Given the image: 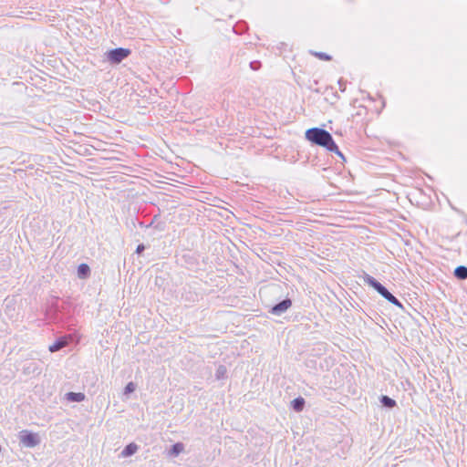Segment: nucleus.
I'll return each mask as SVG.
<instances>
[{
  "mask_svg": "<svg viewBox=\"0 0 467 467\" xmlns=\"http://www.w3.org/2000/svg\"><path fill=\"white\" fill-rule=\"evenodd\" d=\"M453 275L458 280H465L467 279V266L459 265L454 269Z\"/></svg>",
  "mask_w": 467,
  "mask_h": 467,
  "instance_id": "15",
  "label": "nucleus"
},
{
  "mask_svg": "<svg viewBox=\"0 0 467 467\" xmlns=\"http://www.w3.org/2000/svg\"><path fill=\"white\" fill-rule=\"evenodd\" d=\"M249 66L252 70L257 71L261 68L262 63L259 60H254L250 62Z\"/></svg>",
  "mask_w": 467,
  "mask_h": 467,
  "instance_id": "20",
  "label": "nucleus"
},
{
  "mask_svg": "<svg viewBox=\"0 0 467 467\" xmlns=\"http://www.w3.org/2000/svg\"><path fill=\"white\" fill-rule=\"evenodd\" d=\"M90 274L91 270L88 264L82 263L77 268V275L79 279H88Z\"/></svg>",
  "mask_w": 467,
  "mask_h": 467,
  "instance_id": "9",
  "label": "nucleus"
},
{
  "mask_svg": "<svg viewBox=\"0 0 467 467\" xmlns=\"http://www.w3.org/2000/svg\"><path fill=\"white\" fill-rule=\"evenodd\" d=\"M306 139L312 144L321 146L327 150L333 147L336 149V142L332 135L322 128H310L305 133Z\"/></svg>",
  "mask_w": 467,
  "mask_h": 467,
  "instance_id": "1",
  "label": "nucleus"
},
{
  "mask_svg": "<svg viewBox=\"0 0 467 467\" xmlns=\"http://www.w3.org/2000/svg\"><path fill=\"white\" fill-rule=\"evenodd\" d=\"M157 217L158 215H155L152 220L150 221V223L149 224H147L145 227L147 228H150V227H152L153 226V223H155V221L157 220Z\"/></svg>",
  "mask_w": 467,
  "mask_h": 467,
  "instance_id": "24",
  "label": "nucleus"
},
{
  "mask_svg": "<svg viewBox=\"0 0 467 467\" xmlns=\"http://www.w3.org/2000/svg\"><path fill=\"white\" fill-rule=\"evenodd\" d=\"M182 258H183V259H184V261H185L186 263H188V264H192V263H194V262H195V258H194L192 254H184V255L182 256Z\"/></svg>",
  "mask_w": 467,
  "mask_h": 467,
  "instance_id": "22",
  "label": "nucleus"
},
{
  "mask_svg": "<svg viewBox=\"0 0 467 467\" xmlns=\"http://www.w3.org/2000/svg\"><path fill=\"white\" fill-rule=\"evenodd\" d=\"M145 249H146L145 244H138L135 253L138 255H141L143 254V252L145 251Z\"/></svg>",
  "mask_w": 467,
  "mask_h": 467,
  "instance_id": "21",
  "label": "nucleus"
},
{
  "mask_svg": "<svg viewBox=\"0 0 467 467\" xmlns=\"http://www.w3.org/2000/svg\"><path fill=\"white\" fill-rule=\"evenodd\" d=\"M260 295L282 296V286L278 284H269L260 289Z\"/></svg>",
  "mask_w": 467,
  "mask_h": 467,
  "instance_id": "8",
  "label": "nucleus"
},
{
  "mask_svg": "<svg viewBox=\"0 0 467 467\" xmlns=\"http://www.w3.org/2000/svg\"><path fill=\"white\" fill-rule=\"evenodd\" d=\"M292 306V299L288 296H285L281 301L277 302L276 304L272 305L268 312L274 316H281L284 313H285L290 307Z\"/></svg>",
  "mask_w": 467,
  "mask_h": 467,
  "instance_id": "5",
  "label": "nucleus"
},
{
  "mask_svg": "<svg viewBox=\"0 0 467 467\" xmlns=\"http://www.w3.org/2000/svg\"><path fill=\"white\" fill-rule=\"evenodd\" d=\"M184 450V444L181 441L173 443L168 451L169 456L177 457L179 456Z\"/></svg>",
  "mask_w": 467,
  "mask_h": 467,
  "instance_id": "14",
  "label": "nucleus"
},
{
  "mask_svg": "<svg viewBox=\"0 0 467 467\" xmlns=\"http://www.w3.org/2000/svg\"><path fill=\"white\" fill-rule=\"evenodd\" d=\"M61 311L57 303H54L47 310L46 316L50 321L54 323H59L62 321Z\"/></svg>",
  "mask_w": 467,
  "mask_h": 467,
  "instance_id": "7",
  "label": "nucleus"
},
{
  "mask_svg": "<svg viewBox=\"0 0 467 467\" xmlns=\"http://www.w3.org/2000/svg\"><path fill=\"white\" fill-rule=\"evenodd\" d=\"M327 150L330 152L336 153L342 160V161H346V157L344 156L342 151L339 150L337 143H336V149L333 147H330Z\"/></svg>",
  "mask_w": 467,
  "mask_h": 467,
  "instance_id": "19",
  "label": "nucleus"
},
{
  "mask_svg": "<svg viewBox=\"0 0 467 467\" xmlns=\"http://www.w3.org/2000/svg\"><path fill=\"white\" fill-rule=\"evenodd\" d=\"M19 442L26 448H34L41 442L38 433L29 430H22L18 432Z\"/></svg>",
  "mask_w": 467,
  "mask_h": 467,
  "instance_id": "4",
  "label": "nucleus"
},
{
  "mask_svg": "<svg viewBox=\"0 0 467 467\" xmlns=\"http://www.w3.org/2000/svg\"><path fill=\"white\" fill-rule=\"evenodd\" d=\"M138 444H136L135 442H130L124 447L120 455L124 458H128L134 455L138 451Z\"/></svg>",
  "mask_w": 467,
  "mask_h": 467,
  "instance_id": "10",
  "label": "nucleus"
},
{
  "mask_svg": "<svg viewBox=\"0 0 467 467\" xmlns=\"http://www.w3.org/2000/svg\"><path fill=\"white\" fill-rule=\"evenodd\" d=\"M379 402L383 408H386L389 410H391L397 406L396 400L388 395H381L379 397Z\"/></svg>",
  "mask_w": 467,
  "mask_h": 467,
  "instance_id": "13",
  "label": "nucleus"
},
{
  "mask_svg": "<svg viewBox=\"0 0 467 467\" xmlns=\"http://www.w3.org/2000/svg\"><path fill=\"white\" fill-rule=\"evenodd\" d=\"M246 29V25L244 24V26L243 27H240V30H243L244 32V30Z\"/></svg>",
  "mask_w": 467,
  "mask_h": 467,
  "instance_id": "26",
  "label": "nucleus"
},
{
  "mask_svg": "<svg viewBox=\"0 0 467 467\" xmlns=\"http://www.w3.org/2000/svg\"><path fill=\"white\" fill-rule=\"evenodd\" d=\"M215 378L218 380L227 378V368L224 365H219L215 371Z\"/></svg>",
  "mask_w": 467,
  "mask_h": 467,
  "instance_id": "16",
  "label": "nucleus"
},
{
  "mask_svg": "<svg viewBox=\"0 0 467 467\" xmlns=\"http://www.w3.org/2000/svg\"><path fill=\"white\" fill-rule=\"evenodd\" d=\"M234 30L236 34H242L244 32L243 30H237L236 26L234 27Z\"/></svg>",
  "mask_w": 467,
  "mask_h": 467,
  "instance_id": "25",
  "label": "nucleus"
},
{
  "mask_svg": "<svg viewBox=\"0 0 467 467\" xmlns=\"http://www.w3.org/2000/svg\"><path fill=\"white\" fill-rule=\"evenodd\" d=\"M316 57L319 58L320 60L324 61H330L332 59V57L327 53L324 52H311Z\"/></svg>",
  "mask_w": 467,
  "mask_h": 467,
  "instance_id": "18",
  "label": "nucleus"
},
{
  "mask_svg": "<svg viewBox=\"0 0 467 467\" xmlns=\"http://www.w3.org/2000/svg\"><path fill=\"white\" fill-rule=\"evenodd\" d=\"M66 400L69 402H81L86 399V396L82 392L69 391L66 393Z\"/></svg>",
  "mask_w": 467,
  "mask_h": 467,
  "instance_id": "12",
  "label": "nucleus"
},
{
  "mask_svg": "<svg viewBox=\"0 0 467 467\" xmlns=\"http://www.w3.org/2000/svg\"><path fill=\"white\" fill-rule=\"evenodd\" d=\"M135 389H136V384L132 381H130L126 384V386L124 388L123 394L126 396H129L131 393H133L135 391Z\"/></svg>",
  "mask_w": 467,
  "mask_h": 467,
  "instance_id": "17",
  "label": "nucleus"
},
{
  "mask_svg": "<svg viewBox=\"0 0 467 467\" xmlns=\"http://www.w3.org/2000/svg\"><path fill=\"white\" fill-rule=\"evenodd\" d=\"M74 334H67L58 337L55 342L49 346L48 349L50 352L54 353L59 351L60 349L67 347L74 340Z\"/></svg>",
  "mask_w": 467,
  "mask_h": 467,
  "instance_id": "6",
  "label": "nucleus"
},
{
  "mask_svg": "<svg viewBox=\"0 0 467 467\" xmlns=\"http://www.w3.org/2000/svg\"><path fill=\"white\" fill-rule=\"evenodd\" d=\"M131 54V50L126 47H116L109 49L105 52L104 57L111 66L119 65L123 60L128 58Z\"/></svg>",
  "mask_w": 467,
  "mask_h": 467,
  "instance_id": "3",
  "label": "nucleus"
},
{
  "mask_svg": "<svg viewBox=\"0 0 467 467\" xmlns=\"http://www.w3.org/2000/svg\"><path fill=\"white\" fill-rule=\"evenodd\" d=\"M338 85L340 91L344 92L346 90V81L342 78H339Z\"/></svg>",
  "mask_w": 467,
  "mask_h": 467,
  "instance_id": "23",
  "label": "nucleus"
},
{
  "mask_svg": "<svg viewBox=\"0 0 467 467\" xmlns=\"http://www.w3.org/2000/svg\"><path fill=\"white\" fill-rule=\"evenodd\" d=\"M306 400L301 396L295 398L290 403L291 409L296 412H301L304 410Z\"/></svg>",
  "mask_w": 467,
  "mask_h": 467,
  "instance_id": "11",
  "label": "nucleus"
},
{
  "mask_svg": "<svg viewBox=\"0 0 467 467\" xmlns=\"http://www.w3.org/2000/svg\"><path fill=\"white\" fill-rule=\"evenodd\" d=\"M360 278H362L363 282L367 285L372 287L387 301H389L392 305H394L401 309L404 308L402 303L396 296H394L388 290V288L385 285H383L380 282H379L376 278H374L370 275L367 274L366 272H363L362 275H360Z\"/></svg>",
  "mask_w": 467,
  "mask_h": 467,
  "instance_id": "2",
  "label": "nucleus"
}]
</instances>
